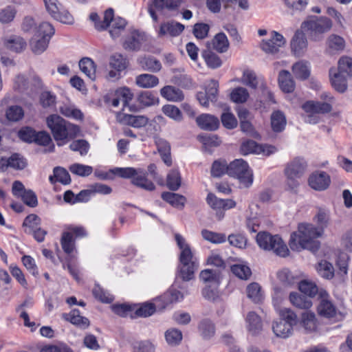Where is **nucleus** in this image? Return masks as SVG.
Wrapping results in <instances>:
<instances>
[{
	"instance_id": "nucleus-1",
	"label": "nucleus",
	"mask_w": 352,
	"mask_h": 352,
	"mask_svg": "<svg viewBox=\"0 0 352 352\" xmlns=\"http://www.w3.org/2000/svg\"><path fill=\"white\" fill-rule=\"evenodd\" d=\"M330 219V212L323 208H318L314 220L317 227L311 223H300L298 232L291 234L289 245L292 250L300 251L307 249L312 252L318 250L320 242L317 239L322 236L324 228L328 226Z\"/></svg>"
},
{
	"instance_id": "nucleus-2",
	"label": "nucleus",
	"mask_w": 352,
	"mask_h": 352,
	"mask_svg": "<svg viewBox=\"0 0 352 352\" xmlns=\"http://www.w3.org/2000/svg\"><path fill=\"white\" fill-rule=\"evenodd\" d=\"M47 124L59 146L68 140L74 139L80 131L76 125L66 122L58 115L50 116L47 118Z\"/></svg>"
},
{
	"instance_id": "nucleus-3",
	"label": "nucleus",
	"mask_w": 352,
	"mask_h": 352,
	"mask_svg": "<svg viewBox=\"0 0 352 352\" xmlns=\"http://www.w3.org/2000/svg\"><path fill=\"white\" fill-rule=\"evenodd\" d=\"M110 173L124 179H131V183L144 190L152 191L155 188L154 184L146 177V173L142 168L133 167L114 168Z\"/></svg>"
},
{
	"instance_id": "nucleus-4",
	"label": "nucleus",
	"mask_w": 352,
	"mask_h": 352,
	"mask_svg": "<svg viewBox=\"0 0 352 352\" xmlns=\"http://www.w3.org/2000/svg\"><path fill=\"white\" fill-rule=\"evenodd\" d=\"M279 316V319L273 322V332L277 337L287 338L292 334L293 327L297 324V315L292 309L283 308L280 310Z\"/></svg>"
},
{
	"instance_id": "nucleus-5",
	"label": "nucleus",
	"mask_w": 352,
	"mask_h": 352,
	"mask_svg": "<svg viewBox=\"0 0 352 352\" xmlns=\"http://www.w3.org/2000/svg\"><path fill=\"white\" fill-rule=\"evenodd\" d=\"M54 27L47 22H42L30 41V45L34 54H42L48 47L52 36L54 34Z\"/></svg>"
},
{
	"instance_id": "nucleus-6",
	"label": "nucleus",
	"mask_w": 352,
	"mask_h": 352,
	"mask_svg": "<svg viewBox=\"0 0 352 352\" xmlns=\"http://www.w3.org/2000/svg\"><path fill=\"white\" fill-rule=\"evenodd\" d=\"M256 243L261 248L273 251L278 256L285 257L289 254L287 245L278 235L272 236L266 232H258Z\"/></svg>"
},
{
	"instance_id": "nucleus-7",
	"label": "nucleus",
	"mask_w": 352,
	"mask_h": 352,
	"mask_svg": "<svg viewBox=\"0 0 352 352\" xmlns=\"http://www.w3.org/2000/svg\"><path fill=\"white\" fill-rule=\"evenodd\" d=\"M332 21L327 17L320 16L305 21L302 28L307 32L311 38L315 41L322 39L323 34L332 28Z\"/></svg>"
},
{
	"instance_id": "nucleus-8",
	"label": "nucleus",
	"mask_w": 352,
	"mask_h": 352,
	"mask_svg": "<svg viewBox=\"0 0 352 352\" xmlns=\"http://www.w3.org/2000/svg\"><path fill=\"white\" fill-rule=\"evenodd\" d=\"M228 175L237 178L245 187L250 186L253 182L248 164L242 159L235 160L228 165Z\"/></svg>"
},
{
	"instance_id": "nucleus-9",
	"label": "nucleus",
	"mask_w": 352,
	"mask_h": 352,
	"mask_svg": "<svg viewBox=\"0 0 352 352\" xmlns=\"http://www.w3.org/2000/svg\"><path fill=\"white\" fill-rule=\"evenodd\" d=\"M302 108L307 113L305 118V122L309 124L318 123L320 120L318 114L329 113L332 109L331 104L327 102L314 101L306 102L302 104Z\"/></svg>"
},
{
	"instance_id": "nucleus-10",
	"label": "nucleus",
	"mask_w": 352,
	"mask_h": 352,
	"mask_svg": "<svg viewBox=\"0 0 352 352\" xmlns=\"http://www.w3.org/2000/svg\"><path fill=\"white\" fill-rule=\"evenodd\" d=\"M49 14L56 21L65 24H72L74 18L72 15L64 9L58 0H43Z\"/></svg>"
},
{
	"instance_id": "nucleus-11",
	"label": "nucleus",
	"mask_w": 352,
	"mask_h": 352,
	"mask_svg": "<svg viewBox=\"0 0 352 352\" xmlns=\"http://www.w3.org/2000/svg\"><path fill=\"white\" fill-rule=\"evenodd\" d=\"M286 41L282 34L273 31L270 39L262 41L261 47L266 54L274 55L279 52L280 48L283 47Z\"/></svg>"
},
{
	"instance_id": "nucleus-12",
	"label": "nucleus",
	"mask_w": 352,
	"mask_h": 352,
	"mask_svg": "<svg viewBox=\"0 0 352 352\" xmlns=\"http://www.w3.org/2000/svg\"><path fill=\"white\" fill-rule=\"evenodd\" d=\"M308 183L312 189L317 191H323L329 188L331 184V178L326 172L318 170L310 175Z\"/></svg>"
},
{
	"instance_id": "nucleus-13",
	"label": "nucleus",
	"mask_w": 352,
	"mask_h": 352,
	"mask_svg": "<svg viewBox=\"0 0 352 352\" xmlns=\"http://www.w3.org/2000/svg\"><path fill=\"white\" fill-rule=\"evenodd\" d=\"M317 309L320 316L327 318L335 317L337 313L336 307L329 300V296L325 291L320 293V302Z\"/></svg>"
},
{
	"instance_id": "nucleus-14",
	"label": "nucleus",
	"mask_w": 352,
	"mask_h": 352,
	"mask_svg": "<svg viewBox=\"0 0 352 352\" xmlns=\"http://www.w3.org/2000/svg\"><path fill=\"white\" fill-rule=\"evenodd\" d=\"M197 125L203 130L212 131L219 126V120L217 117L207 113H203L196 118Z\"/></svg>"
},
{
	"instance_id": "nucleus-15",
	"label": "nucleus",
	"mask_w": 352,
	"mask_h": 352,
	"mask_svg": "<svg viewBox=\"0 0 352 352\" xmlns=\"http://www.w3.org/2000/svg\"><path fill=\"white\" fill-rule=\"evenodd\" d=\"M307 163L303 159L296 158L287 165L285 169V174L286 176L300 178L305 173Z\"/></svg>"
},
{
	"instance_id": "nucleus-16",
	"label": "nucleus",
	"mask_w": 352,
	"mask_h": 352,
	"mask_svg": "<svg viewBox=\"0 0 352 352\" xmlns=\"http://www.w3.org/2000/svg\"><path fill=\"white\" fill-rule=\"evenodd\" d=\"M292 50L296 56H302L307 47V41L302 32L297 31L291 42Z\"/></svg>"
},
{
	"instance_id": "nucleus-17",
	"label": "nucleus",
	"mask_w": 352,
	"mask_h": 352,
	"mask_svg": "<svg viewBox=\"0 0 352 352\" xmlns=\"http://www.w3.org/2000/svg\"><path fill=\"white\" fill-rule=\"evenodd\" d=\"M184 30V25L176 21H168L160 25L159 35L165 36L168 35L170 36H177Z\"/></svg>"
},
{
	"instance_id": "nucleus-18",
	"label": "nucleus",
	"mask_w": 352,
	"mask_h": 352,
	"mask_svg": "<svg viewBox=\"0 0 352 352\" xmlns=\"http://www.w3.org/2000/svg\"><path fill=\"white\" fill-rule=\"evenodd\" d=\"M329 76L332 87L339 93H344L347 89V81L351 77L346 76L340 72L333 74V69L329 71Z\"/></svg>"
},
{
	"instance_id": "nucleus-19",
	"label": "nucleus",
	"mask_w": 352,
	"mask_h": 352,
	"mask_svg": "<svg viewBox=\"0 0 352 352\" xmlns=\"http://www.w3.org/2000/svg\"><path fill=\"white\" fill-rule=\"evenodd\" d=\"M113 10L112 8L107 9L104 14V18L102 21H100V16L96 13H91L89 19L95 23V28L99 31L106 30L109 25L113 19Z\"/></svg>"
},
{
	"instance_id": "nucleus-20",
	"label": "nucleus",
	"mask_w": 352,
	"mask_h": 352,
	"mask_svg": "<svg viewBox=\"0 0 352 352\" xmlns=\"http://www.w3.org/2000/svg\"><path fill=\"white\" fill-rule=\"evenodd\" d=\"M160 94L166 100L172 102H180L184 98V95L182 90L170 85L162 87L160 89Z\"/></svg>"
},
{
	"instance_id": "nucleus-21",
	"label": "nucleus",
	"mask_w": 352,
	"mask_h": 352,
	"mask_svg": "<svg viewBox=\"0 0 352 352\" xmlns=\"http://www.w3.org/2000/svg\"><path fill=\"white\" fill-rule=\"evenodd\" d=\"M144 41V35L138 31L133 32L127 36L123 43V47L129 51H138Z\"/></svg>"
},
{
	"instance_id": "nucleus-22",
	"label": "nucleus",
	"mask_w": 352,
	"mask_h": 352,
	"mask_svg": "<svg viewBox=\"0 0 352 352\" xmlns=\"http://www.w3.org/2000/svg\"><path fill=\"white\" fill-rule=\"evenodd\" d=\"M327 52L333 54L342 51L345 47L344 38L336 34L330 35L327 40Z\"/></svg>"
},
{
	"instance_id": "nucleus-23",
	"label": "nucleus",
	"mask_w": 352,
	"mask_h": 352,
	"mask_svg": "<svg viewBox=\"0 0 352 352\" xmlns=\"http://www.w3.org/2000/svg\"><path fill=\"white\" fill-rule=\"evenodd\" d=\"M278 84L281 90L285 93H291L295 89V83L289 72L281 70L278 75Z\"/></svg>"
},
{
	"instance_id": "nucleus-24",
	"label": "nucleus",
	"mask_w": 352,
	"mask_h": 352,
	"mask_svg": "<svg viewBox=\"0 0 352 352\" xmlns=\"http://www.w3.org/2000/svg\"><path fill=\"white\" fill-rule=\"evenodd\" d=\"M311 297L305 294H300L296 292H292L289 294V300L296 307L302 309H309L312 306Z\"/></svg>"
},
{
	"instance_id": "nucleus-25",
	"label": "nucleus",
	"mask_w": 352,
	"mask_h": 352,
	"mask_svg": "<svg viewBox=\"0 0 352 352\" xmlns=\"http://www.w3.org/2000/svg\"><path fill=\"white\" fill-rule=\"evenodd\" d=\"M65 318L78 327L85 329L89 324V320L86 317L82 316L78 309H73L69 314H66Z\"/></svg>"
},
{
	"instance_id": "nucleus-26",
	"label": "nucleus",
	"mask_w": 352,
	"mask_h": 352,
	"mask_svg": "<svg viewBox=\"0 0 352 352\" xmlns=\"http://www.w3.org/2000/svg\"><path fill=\"white\" fill-rule=\"evenodd\" d=\"M156 145L157 151L164 164L168 166H171L172 159L170 156V146L169 143L165 140L158 139L156 140Z\"/></svg>"
},
{
	"instance_id": "nucleus-27",
	"label": "nucleus",
	"mask_w": 352,
	"mask_h": 352,
	"mask_svg": "<svg viewBox=\"0 0 352 352\" xmlns=\"http://www.w3.org/2000/svg\"><path fill=\"white\" fill-rule=\"evenodd\" d=\"M210 45L212 49L219 53H223L228 49L229 41L224 33H219L216 34L211 43H208L209 48H210Z\"/></svg>"
},
{
	"instance_id": "nucleus-28",
	"label": "nucleus",
	"mask_w": 352,
	"mask_h": 352,
	"mask_svg": "<svg viewBox=\"0 0 352 352\" xmlns=\"http://www.w3.org/2000/svg\"><path fill=\"white\" fill-rule=\"evenodd\" d=\"M33 303L34 302L32 298H28L23 301V303L19 305L16 309V311L17 312H20L19 316L23 320L24 325L25 327L31 328L32 331H33V329L35 327V322L30 321L29 316L28 313L25 310H23V308H30L32 307Z\"/></svg>"
},
{
	"instance_id": "nucleus-29",
	"label": "nucleus",
	"mask_w": 352,
	"mask_h": 352,
	"mask_svg": "<svg viewBox=\"0 0 352 352\" xmlns=\"http://www.w3.org/2000/svg\"><path fill=\"white\" fill-rule=\"evenodd\" d=\"M246 322L248 329L252 334L256 335L262 330V322L261 318L254 311L248 313Z\"/></svg>"
},
{
	"instance_id": "nucleus-30",
	"label": "nucleus",
	"mask_w": 352,
	"mask_h": 352,
	"mask_svg": "<svg viewBox=\"0 0 352 352\" xmlns=\"http://www.w3.org/2000/svg\"><path fill=\"white\" fill-rule=\"evenodd\" d=\"M79 67L89 79L94 80L96 78V66L90 58L85 57L79 61Z\"/></svg>"
},
{
	"instance_id": "nucleus-31",
	"label": "nucleus",
	"mask_w": 352,
	"mask_h": 352,
	"mask_svg": "<svg viewBox=\"0 0 352 352\" xmlns=\"http://www.w3.org/2000/svg\"><path fill=\"white\" fill-rule=\"evenodd\" d=\"M302 327L307 332H314L317 328V320L314 313L305 311L301 316Z\"/></svg>"
},
{
	"instance_id": "nucleus-32",
	"label": "nucleus",
	"mask_w": 352,
	"mask_h": 352,
	"mask_svg": "<svg viewBox=\"0 0 352 352\" xmlns=\"http://www.w3.org/2000/svg\"><path fill=\"white\" fill-rule=\"evenodd\" d=\"M135 82L140 87L148 89L157 86L159 84V79L154 75L143 74L136 77Z\"/></svg>"
},
{
	"instance_id": "nucleus-33",
	"label": "nucleus",
	"mask_w": 352,
	"mask_h": 352,
	"mask_svg": "<svg viewBox=\"0 0 352 352\" xmlns=\"http://www.w3.org/2000/svg\"><path fill=\"white\" fill-rule=\"evenodd\" d=\"M53 173L54 175L49 177L52 184L58 182L64 185H67L71 182L70 175L66 169L61 167H55Z\"/></svg>"
},
{
	"instance_id": "nucleus-34",
	"label": "nucleus",
	"mask_w": 352,
	"mask_h": 352,
	"mask_svg": "<svg viewBox=\"0 0 352 352\" xmlns=\"http://www.w3.org/2000/svg\"><path fill=\"white\" fill-rule=\"evenodd\" d=\"M140 66L145 70L152 72H157L162 68V64L154 57L144 56L139 59Z\"/></svg>"
},
{
	"instance_id": "nucleus-35",
	"label": "nucleus",
	"mask_w": 352,
	"mask_h": 352,
	"mask_svg": "<svg viewBox=\"0 0 352 352\" xmlns=\"http://www.w3.org/2000/svg\"><path fill=\"white\" fill-rule=\"evenodd\" d=\"M287 121L285 115L280 111H274L271 116V125L274 131L281 132L286 126Z\"/></svg>"
},
{
	"instance_id": "nucleus-36",
	"label": "nucleus",
	"mask_w": 352,
	"mask_h": 352,
	"mask_svg": "<svg viewBox=\"0 0 352 352\" xmlns=\"http://www.w3.org/2000/svg\"><path fill=\"white\" fill-rule=\"evenodd\" d=\"M4 43L7 49L14 52H21L26 46V42L24 39L17 36H10L9 38L5 40Z\"/></svg>"
},
{
	"instance_id": "nucleus-37",
	"label": "nucleus",
	"mask_w": 352,
	"mask_h": 352,
	"mask_svg": "<svg viewBox=\"0 0 352 352\" xmlns=\"http://www.w3.org/2000/svg\"><path fill=\"white\" fill-rule=\"evenodd\" d=\"M126 25V22L125 19L122 17L118 16L114 17L113 16V19L110 22L111 29L109 30V34L113 38H118L122 30L125 28Z\"/></svg>"
},
{
	"instance_id": "nucleus-38",
	"label": "nucleus",
	"mask_w": 352,
	"mask_h": 352,
	"mask_svg": "<svg viewBox=\"0 0 352 352\" xmlns=\"http://www.w3.org/2000/svg\"><path fill=\"white\" fill-rule=\"evenodd\" d=\"M162 198L171 206L176 208H182L186 202L185 197L170 192H165L162 194Z\"/></svg>"
},
{
	"instance_id": "nucleus-39",
	"label": "nucleus",
	"mask_w": 352,
	"mask_h": 352,
	"mask_svg": "<svg viewBox=\"0 0 352 352\" xmlns=\"http://www.w3.org/2000/svg\"><path fill=\"white\" fill-rule=\"evenodd\" d=\"M292 72L298 79L305 80L310 74L309 67L307 63L299 61L292 66Z\"/></svg>"
},
{
	"instance_id": "nucleus-40",
	"label": "nucleus",
	"mask_w": 352,
	"mask_h": 352,
	"mask_svg": "<svg viewBox=\"0 0 352 352\" xmlns=\"http://www.w3.org/2000/svg\"><path fill=\"white\" fill-rule=\"evenodd\" d=\"M338 72L352 78V58L342 56L338 62Z\"/></svg>"
},
{
	"instance_id": "nucleus-41",
	"label": "nucleus",
	"mask_w": 352,
	"mask_h": 352,
	"mask_svg": "<svg viewBox=\"0 0 352 352\" xmlns=\"http://www.w3.org/2000/svg\"><path fill=\"white\" fill-rule=\"evenodd\" d=\"M201 236L206 240L212 243L219 244L226 242L227 237L223 233L215 232L208 230H203Z\"/></svg>"
},
{
	"instance_id": "nucleus-42",
	"label": "nucleus",
	"mask_w": 352,
	"mask_h": 352,
	"mask_svg": "<svg viewBox=\"0 0 352 352\" xmlns=\"http://www.w3.org/2000/svg\"><path fill=\"white\" fill-rule=\"evenodd\" d=\"M202 56L206 61V65L212 69L219 67L222 61L219 56L210 50H205L202 53Z\"/></svg>"
},
{
	"instance_id": "nucleus-43",
	"label": "nucleus",
	"mask_w": 352,
	"mask_h": 352,
	"mask_svg": "<svg viewBox=\"0 0 352 352\" xmlns=\"http://www.w3.org/2000/svg\"><path fill=\"white\" fill-rule=\"evenodd\" d=\"M180 275L184 280L193 278L195 271L197 269L196 262L181 263Z\"/></svg>"
},
{
	"instance_id": "nucleus-44",
	"label": "nucleus",
	"mask_w": 352,
	"mask_h": 352,
	"mask_svg": "<svg viewBox=\"0 0 352 352\" xmlns=\"http://www.w3.org/2000/svg\"><path fill=\"white\" fill-rule=\"evenodd\" d=\"M24 111L19 105L10 106L6 111V117L10 122H17L23 118Z\"/></svg>"
},
{
	"instance_id": "nucleus-45",
	"label": "nucleus",
	"mask_w": 352,
	"mask_h": 352,
	"mask_svg": "<svg viewBox=\"0 0 352 352\" xmlns=\"http://www.w3.org/2000/svg\"><path fill=\"white\" fill-rule=\"evenodd\" d=\"M199 331L204 338H210L214 336L215 328L214 324L208 319L202 320L199 324Z\"/></svg>"
},
{
	"instance_id": "nucleus-46",
	"label": "nucleus",
	"mask_w": 352,
	"mask_h": 352,
	"mask_svg": "<svg viewBox=\"0 0 352 352\" xmlns=\"http://www.w3.org/2000/svg\"><path fill=\"white\" fill-rule=\"evenodd\" d=\"M318 273L322 277L326 279H331L334 276V270L331 263L327 261H322L318 264L316 267Z\"/></svg>"
},
{
	"instance_id": "nucleus-47",
	"label": "nucleus",
	"mask_w": 352,
	"mask_h": 352,
	"mask_svg": "<svg viewBox=\"0 0 352 352\" xmlns=\"http://www.w3.org/2000/svg\"><path fill=\"white\" fill-rule=\"evenodd\" d=\"M247 295L253 302L258 303L262 300L263 296L261 292V286L257 283H250L246 289Z\"/></svg>"
},
{
	"instance_id": "nucleus-48",
	"label": "nucleus",
	"mask_w": 352,
	"mask_h": 352,
	"mask_svg": "<svg viewBox=\"0 0 352 352\" xmlns=\"http://www.w3.org/2000/svg\"><path fill=\"white\" fill-rule=\"evenodd\" d=\"M162 110L165 116L176 122H181L183 119L181 111L175 105L166 104L163 106Z\"/></svg>"
},
{
	"instance_id": "nucleus-49",
	"label": "nucleus",
	"mask_w": 352,
	"mask_h": 352,
	"mask_svg": "<svg viewBox=\"0 0 352 352\" xmlns=\"http://www.w3.org/2000/svg\"><path fill=\"white\" fill-rule=\"evenodd\" d=\"M167 187L173 190H177L181 186V177L177 170H171L167 175Z\"/></svg>"
},
{
	"instance_id": "nucleus-50",
	"label": "nucleus",
	"mask_w": 352,
	"mask_h": 352,
	"mask_svg": "<svg viewBox=\"0 0 352 352\" xmlns=\"http://www.w3.org/2000/svg\"><path fill=\"white\" fill-rule=\"evenodd\" d=\"M249 98V93L244 87H236L230 94V99L235 103H243Z\"/></svg>"
},
{
	"instance_id": "nucleus-51",
	"label": "nucleus",
	"mask_w": 352,
	"mask_h": 352,
	"mask_svg": "<svg viewBox=\"0 0 352 352\" xmlns=\"http://www.w3.org/2000/svg\"><path fill=\"white\" fill-rule=\"evenodd\" d=\"M227 239L230 245L233 247L239 249H245L246 248L248 239L242 234H231L227 237Z\"/></svg>"
},
{
	"instance_id": "nucleus-52",
	"label": "nucleus",
	"mask_w": 352,
	"mask_h": 352,
	"mask_svg": "<svg viewBox=\"0 0 352 352\" xmlns=\"http://www.w3.org/2000/svg\"><path fill=\"white\" fill-rule=\"evenodd\" d=\"M228 165L225 160H216L211 168V175L214 177H220L225 173L228 174Z\"/></svg>"
},
{
	"instance_id": "nucleus-53",
	"label": "nucleus",
	"mask_w": 352,
	"mask_h": 352,
	"mask_svg": "<svg viewBox=\"0 0 352 352\" xmlns=\"http://www.w3.org/2000/svg\"><path fill=\"white\" fill-rule=\"evenodd\" d=\"M60 244L66 254H71L74 249V239L72 233L64 232L60 239Z\"/></svg>"
},
{
	"instance_id": "nucleus-54",
	"label": "nucleus",
	"mask_w": 352,
	"mask_h": 352,
	"mask_svg": "<svg viewBox=\"0 0 352 352\" xmlns=\"http://www.w3.org/2000/svg\"><path fill=\"white\" fill-rule=\"evenodd\" d=\"M261 151V145L253 140H247L243 142L240 148L241 153L243 155L250 153L259 154Z\"/></svg>"
},
{
	"instance_id": "nucleus-55",
	"label": "nucleus",
	"mask_w": 352,
	"mask_h": 352,
	"mask_svg": "<svg viewBox=\"0 0 352 352\" xmlns=\"http://www.w3.org/2000/svg\"><path fill=\"white\" fill-rule=\"evenodd\" d=\"M138 101L144 106L148 107L155 105L159 102L158 98L155 94L149 91H144L140 93L138 96Z\"/></svg>"
},
{
	"instance_id": "nucleus-56",
	"label": "nucleus",
	"mask_w": 352,
	"mask_h": 352,
	"mask_svg": "<svg viewBox=\"0 0 352 352\" xmlns=\"http://www.w3.org/2000/svg\"><path fill=\"white\" fill-rule=\"evenodd\" d=\"M221 120L223 126L228 129H235L238 125L236 117L228 110L221 114Z\"/></svg>"
},
{
	"instance_id": "nucleus-57",
	"label": "nucleus",
	"mask_w": 352,
	"mask_h": 352,
	"mask_svg": "<svg viewBox=\"0 0 352 352\" xmlns=\"http://www.w3.org/2000/svg\"><path fill=\"white\" fill-rule=\"evenodd\" d=\"M109 63L111 67L117 72L125 69L127 66L126 59L120 54H116L111 56Z\"/></svg>"
},
{
	"instance_id": "nucleus-58",
	"label": "nucleus",
	"mask_w": 352,
	"mask_h": 352,
	"mask_svg": "<svg viewBox=\"0 0 352 352\" xmlns=\"http://www.w3.org/2000/svg\"><path fill=\"white\" fill-rule=\"evenodd\" d=\"M299 290L309 297L314 296L318 293V287L315 283L308 281L302 280L298 284Z\"/></svg>"
},
{
	"instance_id": "nucleus-59",
	"label": "nucleus",
	"mask_w": 352,
	"mask_h": 352,
	"mask_svg": "<svg viewBox=\"0 0 352 352\" xmlns=\"http://www.w3.org/2000/svg\"><path fill=\"white\" fill-rule=\"evenodd\" d=\"M172 82L184 89H190L192 87V79L185 74L175 75L172 78Z\"/></svg>"
},
{
	"instance_id": "nucleus-60",
	"label": "nucleus",
	"mask_w": 352,
	"mask_h": 352,
	"mask_svg": "<svg viewBox=\"0 0 352 352\" xmlns=\"http://www.w3.org/2000/svg\"><path fill=\"white\" fill-rule=\"evenodd\" d=\"M41 223V219L34 214L27 216L23 223V226L26 227L25 232L26 233H32V230L38 227Z\"/></svg>"
},
{
	"instance_id": "nucleus-61",
	"label": "nucleus",
	"mask_w": 352,
	"mask_h": 352,
	"mask_svg": "<svg viewBox=\"0 0 352 352\" xmlns=\"http://www.w3.org/2000/svg\"><path fill=\"white\" fill-rule=\"evenodd\" d=\"M69 170L77 175L87 177L91 174L93 168L90 166L81 164H74L70 166Z\"/></svg>"
},
{
	"instance_id": "nucleus-62",
	"label": "nucleus",
	"mask_w": 352,
	"mask_h": 352,
	"mask_svg": "<svg viewBox=\"0 0 352 352\" xmlns=\"http://www.w3.org/2000/svg\"><path fill=\"white\" fill-rule=\"evenodd\" d=\"M69 148L73 151H78L81 155H85L89 151V144L85 140H77L73 141Z\"/></svg>"
},
{
	"instance_id": "nucleus-63",
	"label": "nucleus",
	"mask_w": 352,
	"mask_h": 352,
	"mask_svg": "<svg viewBox=\"0 0 352 352\" xmlns=\"http://www.w3.org/2000/svg\"><path fill=\"white\" fill-rule=\"evenodd\" d=\"M231 270L235 276L241 279H248L252 274L250 267L244 265H234L231 267Z\"/></svg>"
},
{
	"instance_id": "nucleus-64",
	"label": "nucleus",
	"mask_w": 352,
	"mask_h": 352,
	"mask_svg": "<svg viewBox=\"0 0 352 352\" xmlns=\"http://www.w3.org/2000/svg\"><path fill=\"white\" fill-rule=\"evenodd\" d=\"M165 338L169 344L176 345L182 340V333L176 329H168L165 333Z\"/></svg>"
}]
</instances>
